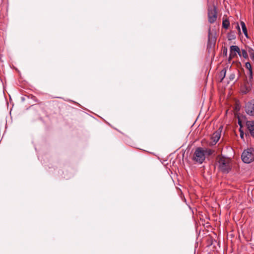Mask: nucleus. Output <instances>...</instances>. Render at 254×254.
<instances>
[{"label": "nucleus", "mask_w": 254, "mask_h": 254, "mask_svg": "<svg viewBox=\"0 0 254 254\" xmlns=\"http://www.w3.org/2000/svg\"><path fill=\"white\" fill-rule=\"evenodd\" d=\"M245 109L248 115L254 116V99L246 103Z\"/></svg>", "instance_id": "5"}, {"label": "nucleus", "mask_w": 254, "mask_h": 254, "mask_svg": "<svg viewBox=\"0 0 254 254\" xmlns=\"http://www.w3.org/2000/svg\"><path fill=\"white\" fill-rule=\"evenodd\" d=\"M217 13L215 6H209L208 7V18L210 23H214L217 19Z\"/></svg>", "instance_id": "4"}, {"label": "nucleus", "mask_w": 254, "mask_h": 254, "mask_svg": "<svg viewBox=\"0 0 254 254\" xmlns=\"http://www.w3.org/2000/svg\"><path fill=\"white\" fill-rule=\"evenodd\" d=\"M243 135H244L243 133V132H241V133H240V136H241V137L242 138L243 137Z\"/></svg>", "instance_id": "20"}, {"label": "nucleus", "mask_w": 254, "mask_h": 254, "mask_svg": "<svg viewBox=\"0 0 254 254\" xmlns=\"http://www.w3.org/2000/svg\"><path fill=\"white\" fill-rule=\"evenodd\" d=\"M206 153H208V154H211V150L210 149H204L201 147L197 148L194 151L193 160L199 164H202L205 160V154Z\"/></svg>", "instance_id": "1"}, {"label": "nucleus", "mask_w": 254, "mask_h": 254, "mask_svg": "<svg viewBox=\"0 0 254 254\" xmlns=\"http://www.w3.org/2000/svg\"><path fill=\"white\" fill-rule=\"evenodd\" d=\"M244 34H245V36L246 37H248V33H247V30L246 31V32H243Z\"/></svg>", "instance_id": "18"}, {"label": "nucleus", "mask_w": 254, "mask_h": 254, "mask_svg": "<svg viewBox=\"0 0 254 254\" xmlns=\"http://www.w3.org/2000/svg\"><path fill=\"white\" fill-rule=\"evenodd\" d=\"M246 67L248 69V72L247 73V77L249 78V81H248V82H251L253 79V71L250 63L247 62L246 63Z\"/></svg>", "instance_id": "9"}, {"label": "nucleus", "mask_w": 254, "mask_h": 254, "mask_svg": "<svg viewBox=\"0 0 254 254\" xmlns=\"http://www.w3.org/2000/svg\"><path fill=\"white\" fill-rule=\"evenodd\" d=\"M241 56L243 57L245 59H247L248 58V55L246 50L244 49L242 50V52L241 53Z\"/></svg>", "instance_id": "13"}, {"label": "nucleus", "mask_w": 254, "mask_h": 254, "mask_svg": "<svg viewBox=\"0 0 254 254\" xmlns=\"http://www.w3.org/2000/svg\"><path fill=\"white\" fill-rule=\"evenodd\" d=\"M230 54L229 59L232 58L233 57H231V56H234L236 55V53H237L240 56H241V52L239 48L237 46H231L230 47Z\"/></svg>", "instance_id": "8"}, {"label": "nucleus", "mask_w": 254, "mask_h": 254, "mask_svg": "<svg viewBox=\"0 0 254 254\" xmlns=\"http://www.w3.org/2000/svg\"><path fill=\"white\" fill-rule=\"evenodd\" d=\"M216 38L215 34L211 32L210 30H209L208 38L207 43V48L209 49H212L215 45Z\"/></svg>", "instance_id": "6"}, {"label": "nucleus", "mask_w": 254, "mask_h": 254, "mask_svg": "<svg viewBox=\"0 0 254 254\" xmlns=\"http://www.w3.org/2000/svg\"><path fill=\"white\" fill-rule=\"evenodd\" d=\"M227 49L226 48L223 51V53L224 54H225V55H227Z\"/></svg>", "instance_id": "17"}, {"label": "nucleus", "mask_w": 254, "mask_h": 254, "mask_svg": "<svg viewBox=\"0 0 254 254\" xmlns=\"http://www.w3.org/2000/svg\"><path fill=\"white\" fill-rule=\"evenodd\" d=\"M237 27L238 28V30L240 31V27H239V25L238 24H237Z\"/></svg>", "instance_id": "21"}, {"label": "nucleus", "mask_w": 254, "mask_h": 254, "mask_svg": "<svg viewBox=\"0 0 254 254\" xmlns=\"http://www.w3.org/2000/svg\"><path fill=\"white\" fill-rule=\"evenodd\" d=\"M242 161L245 163H250L254 161V148L252 147L245 149L241 155Z\"/></svg>", "instance_id": "3"}, {"label": "nucleus", "mask_w": 254, "mask_h": 254, "mask_svg": "<svg viewBox=\"0 0 254 254\" xmlns=\"http://www.w3.org/2000/svg\"><path fill=\"white\" fill-rule=\"evenodd\" d=\"M246 126L251 135L254 138V120L247 121Z\"/></svg>", "instance_id": "7"}, {"label": "nucleus", "mask_w": 254, "mask_h": 254, "mask_svg": "<svg viewBox=\"0 0 254 254\" xmlns=\"http://www.w3.org/2000/svg\"><path fill=\"white\" fill-rule=\"evenodd\" d=\"M226 70L225 68H224L223 69H222L221 70V71L220 72V76L222 77L221 81L225 77V75H226Z\"/></svg>", "instance_id": "14"}, {"label": "nucleus", "mask_w": 254, "mask_h": 254, "mask_svg": "<svg viewBox=\"0 0 254 254\" xmlns=\"http://www.w3.org/2000/svg\"><path fill=\"white\" fill-rule=\"evenodd\" d=\"M221 130H218L213 133L211 136V139L213 142L214 144H215L219 140L221 136Z\"/></svg>", "instance_id": "10"}, {"label": "nucleus", "mask_w": 254, "mask_h": 254, "mask_svg": "<svg viewBox=\"0 0 254 254\" xmlns=\"http://www.w3.org/2000/svg\"><path fill=\"white\" fill-rule=\"evenodd\" d=\"M241 25L242 26L243 32H246V31H247V30L245 23L243 21H241Z\"/></svg>", "instance_id": "15"}, {"label": "nucleus", "mask_w": 254, "mask_h": 254, "mask_svg": "<svg viewBox=\"0 0 254 254\" xmlns=\"http://www.w3.org/2000/svg\"><path fill=\"white\" fill-rule=\"evenodd\" d=\"M218 163L219 168L223 173L227 174L231 170L232 163L230 159L221 157L220 158Z\"/></svg>", "instance_id": "2"}, {"label": "nucleus", "mask_w": 254, "mask_h": 254, "mask_svg": "<svg viewBox=\"0 0 254 254\" xmlns=\"http://www.w3.org/2000/svg\"><path fill=\"white\" fill-rule=\"evenodd\" d=\"M222 25L224 28L225 29H228L230 25L229 21L227 19H225L223 20Z\"/></svg>", "instance_id": "12"}, {"label": "nucleus", "mask_w": 254, "mask_h": 254, "mask_svg": "<svg viewBox=\"0 0 254 254\" xmlns=\"http://www.w3.org/2000/svg\"><path fill=\"white\" fill-rule=\"evenodd\" d=\"M238 124L239 125V126H240V127H242V123L240 121H238Z\"/></svg>", "instance_id": "19"}, {"label": "nucleus", "mask_w": 254, "mask_h": 254, "mask_svg": "<svg viewBox=\"0 0 254 254\" xmlns=\"http://www.w3.org/2000/svg\"><path fill=\"white\" fill-rule=\"evenodd\" d=\"M248 52L249 53L250 58L252 60L254 61V50L251 48H249Z\"/></svg>", "instance_id": "11"}, {"label": "nucleus", "mask_w": 254, "mask_h": 254, "mask_svg": "<svg viewBox=\"0 0 254 254\" xmlns=\"http://www.w3.org/2000/svg\"><path fill=\"white\" fill-rule=\"evenodd\" d=\"M235 75L234 73H231L229 76V79L230 81H232L234 79Z\"/></svg>", "instance_id": "16"}]
</instances>
